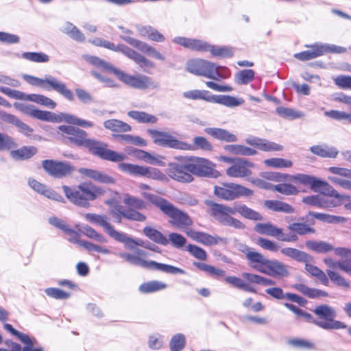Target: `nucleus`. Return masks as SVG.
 Returning <instances> with one entry per match:
<instances>
[{"mask_svg": "<svg viewBox=\"0 0 351 351\" xmlns=\"http://www.w3.org/2000/svg\"><path fill=\"white\" fill-rule=\"evenodd\" d=\"M81 232L87 237L92 239L101 243H106L107 239L101 234L88 226H83L80 230Z\"/></svg>", "mask_w": 351, "mask_h": 351, "instance_id": "de8ad7c7", "label": "nucleus"}, {"mask_svg": "<svg viewBox=\"0 0 351 351\" xmlns=\"http://www.w3.org/2000/svg\"><path fill=\"white\" fill-rule=\"evenodd\" d=\"M78 171L86 178L104 184H113L115 182L112 177L95 169L80 168Z\"/></svg>", "mask_w": 351, "mask_h": 351, "instance_id": "c756f323", "label": "nucleus"}, {"mask_svg": "<svg viewBox=\"0 0 351 351\" xmlns=\"http://www.w3.org/2000/svg\"><path fill=\"white\" fill-rule=\"evenodd\" d=\"M125 55L138 64L139 68L145 73H150V70L155 67L153 62L150 61L145 56L137 53L131 48L125 49Z\"/></svg>", "mask_w": 351, "mask_h": 351, "instance_id": "c85d7f7f", "label": "nucleus"}, {"mask_svg": "<svg viewBox=\"0 0 351 351\" xmlns=\"http://www.w3.org/2000/svg\"><path fill=\"white\" fill-rule=\"evenodd\" d=\"M86 60L90 64L106 69L114 73L125 85L138 90L158 89L159 84L152 77L142 74L130 75L101 60L98 57L88 56Z\"/></svg>", "mask_w": 351, "mask_h": 351, "instance_id": "f257e3e1", "label": "nucleus"}, {"mask_svg": "<svg viewBox=\"0 0 351 351\" xmlns=\"http://www.w3.org/2000/svg\"><path fill=\"white\" fill-rule=\"evenodd\" d=\"M214 194L219 199L232 201L241 196H251L253 191L238 184L224 182L214 187Z\"/></svg>", "mask_w": 351, "mask_h": 351, "instance_id": "4468645a", "label": "nucleus"}, {"mask_svg": "<svg viewBox=\"0 0 351 351\" xmlns=\"http://www.w3.org/2000/svg\"><path fill=\"white\" fill-rule=\"evenodd\" d=\"M221 68L215 63L203 59H193L186 63V70L189 73L216 81L226 77L220 72Z\"/></svg>", "mask_w": 351, "mask_h": 351, "instance_id": "1a4fd4ad", "label": "nucleus"}, {"mask_svg": "<svg viewBox=\"0 0 351 351\" xmlns=\"http://www.w3.org/2000/svg\"><path fill=\"white\" fill-rule=\"evenodd\" d=\"M245 256L249 265L256 271L275 278H283L289 275L287 266L277 260H269L262 254L247 248Z\"/></svg>", "mask_w": 351, "mask_h": 351, "instance_id": "7ed1b4c3", "label": "nucleus"}, {"mask_svg": "<svg viewBox=\"0 0 351 351\" xmlns=\"http://www.w3.org/2000/svg\"><path fill=\"white\" fill-rule=\"evenodd\" d=\"M67 199L76 206L88 208L90 202L96 199L104 193V191L90 183H82L74 187L62 186Z\"/></svg>", "mask_w": 351, "mask_h": 351, "instance_id": "39448f33", "label": "nucleus"}, {"mask_svg": "<svg viewBox=\"0 0 351 351\" xmlns=\"http://www.w3.org/2000/svg\"><path fill=\"white\" fill-rule=\"evenodd\" d=\"M313 311L319 318L324 319V321H319L315 319L313 324L324 330H339L347 328L345 323L335 319L337 312L334 308L328 304L317 306Z\"/></svg>", "mask_w": 351, "mask_h": 351, "instance_id": "9d476101", "label": "nucleus"}, {"mask_svg": "<svg viewBox=\"0 0 351 351\" xmlns=\"http://www.w3.org/2000/svg\"><path fill=\"white\" fill-rule=\"evenodd\" d=\"M59 130L63 134H66V143L73 144L76 146H87L90 139L87 138V133L79 128L71 125H60Z\"/></svg>", "mask_w": 351, "mask_h": 351, "instance_id": "412c9836", "label": "nucleus"}, {"mask_svg": "<svg viewBox=\"0 0 351 351\" xmlns=\"http://www.w3.org/2000/svg\"><path fill=\"white\" fill-rule=\"evenodd\" d=\"M237 212L243 217L247 219L254 221H262L263 219V217L259 213L252 210L245 204H239Z\"/></svg>", "mask_w": 351, "mask_h": 351, "instance_id": "c03bdc74", "label": "nucleus"}, {"mask_svg": "<svg viewBox=\"0 0 351 351\" xmlns=\"http://www.w3.org/2000/svg\"><path fill=\"white\" fill-rule=\"evenodd\" d=\"M189 165V171L191 175L200 177H210L217 178L220 176V173L216 170L215 164L209 160L200 157H186Z\"/></svg>", "mask_w": 351, "mask_h": 351, "instance_id": "f8f14e48", "label": "nucleus"}, {"mask_svg": "<svg viewBox=\"0 0 351 351\" xmlns=\"http://www.w3.org/2000/svg\"><path fill=\"white\" fill-rule=\"evenodd\" d=\"M43 89L47 90H53L69 101H73L74 100V95L73 92L70 89L67 88L64 82L58 80L56 77L52 75H46L45 76Z\"/></svg>", "mask_w": 351, "mask_h": 351, "instance_id": "b1692460", "label": "nucleus"}, {"mask_svg": "<svg viewBox=\"0 0 351 351\" xmlns=\"http://www.w3.org/2000/svg\"><path fill=\"white\" fill-rule=\"evenodd\" d=\"M310 149L312 153L321 157L335 158L338 154L337 149L332 147L315 145Z\"/></svg>", "mask_w": 351, "mask_h": 351, "instance_id": "37998d69", "label": "nucleus"}, {"mask_svg": "<svg viewBox=\"0 0 351 351\" xmlns=\"http://www.w3.org/2000/svg\"><path fill=\"white\" fill-rule=\"evenodd\" d=\"M254 230L261 234L276 237L279 241L284 242H295L298 239L295 234H286L283 233L282 229L278 228L269 222L256 224Z\"/></svg>", "mask_w": 351, "mask_h": 351, "instance_id": "6ab92c4d", "label": "nucleus"}, {"mask_svg": "<svg viewBox=\"0 0 351 351\" xmlns=\"http://www.w3.org/2000/svg\"><path fill=\"white\" fill-rule=\"evenodd\" d=\"M104 127L113 132H125L131 130V126L118 119H109L104 123Z\"/></svg>", "mask_w": 351, "mask_h": 351, "instance_id": "ea45409f", "label": "nucleus"}, {"mask_svg": "<svg viewBox=\"0 0 351 351\" xmlns=\"http://www.w3.org/2000/svg\"><path fill=\"white\" fill-rule=\"evenodd\" d=\"M14 106L21 112L42 121H50L53 114L50 112L36 109L32 105L23 103H14Z\"/></svg>", "mask_w": 351, "mask_h": 351, "instance_id": "bb28decb", "label": "nucleus"}, {"mask_svg": "<svg viewBox=\"0 0 351 351\" xmlns=\"http://www.w3.org/2000/svg\"><path fill=\"white\" fill-rule=\"evenodd\" d=\"M193 141V144L191 145L193 147L192 150L202 149L205 152H211L213 150L211 143L204 137L195 136Z\"/></svg>", "mask_w": 351, "mask_h": 351, "instance_id": "5fc2aeb1", "label": "nucleus"}, {"mask_svg": "<svg viewBox=\"0 0 351 351\" xmlns=\"http://www.w3.org/2000/svg\"><path fill=\"white\" fill-rule=\"evenodd\" d=\"M187 235L194 241L201 243L204 245H212L218 243V239L207 233L189 230L186 232Z\"/></svg>", "mask_w": 351, "mask_h": 351, "instance_id": "c9c22d12", "label": "nucleus"}, {"mask_svg": "<svg viewBox=\"0 0 351 351\" xmlns=\"http://www.w3.org/2000/svg\"><path fill=\"white\" fill-rule=\"evenodd\" d=\"M264 163L271 167L274 168H289L293 165V162L287 159L280 158H273L265 160Z\"/></svg>", "mask_w": 351, "mask_h": 351, "instance_id": "4d7b16f0", "label": "nucleus"}, {"mask_svg": "<svg viewBox=\"0 0 351 351\" xmlns=\"http://www.w3.org/2000/svg\"><path fill=\"white\" fill-rule=\"evenodd\" d=\"M22 58L34 62H47L49 57L43 52H24Z\"/></svg>", "mask_w": 351, "mask_h": 351, "instance_id": "13d9d810", "label": "nucleus"}, {"mask_svg": "<svg viewBox=\"0 0 351 351\" xmlns=\"http://www.w3.org/2000/svg\"><path fill=\"white\" fill-rule=\"evenodd\" d=\"M16 147L17 143L12 137L0 132V151H7Z\"/></svg>", "mask_w": 351, "mask_h": 351, "instance_id": "bf43d9fd", "label": "nucleus"}, {"mask_svg": "<svg viewBox=\"0 0 351 351\" xmlns=\"http://www.w3.org/2000/svg\"><path fill=\"white\" fill-rule=\"evenodd\" d=\"M123 203L128 206L130 208L134 209H143L145 208L146 205L144 201L135 197L126 195L123 199Z\"/></svg>", "mask_w": 351, "mask_h": 351, "instance_id": "e2e57ef3", "label": "nucleus"}, {"mask_svg": "<svg viewBox=\"0 0 351 351\" xmlns=\"http://www.w3.org/2000/svg\"><path fill=\"white\" fill-rule=\"evenodd\" d=\"M327 274L330 279L335 282L337 286L344 288H349V282L337 272L331 270H327Z\"/></svg>", "mask_w": 351, "mask_h": 351, "instance_id": "774afa93", "label": "nucleus"}, {"mask_svg": "<svg viewBox=\"0 0 351 351\" xmlns=\"http://www.w3.org/2000/svg\"><path fill=\"white\" fill-rule=\"evenodd\" d=\"M289 180L304 185H310L311 189L315 190L318 179L312 176L299 173L295 176H290V179Z\"/></svg>", "mask_w": 351, "mask_h": 351, "instance_id": "49530a36", "label": "nucleus"}, {"mask_svg": "<svg viewBox=\"0 0 351 351\" xmlns=\"http://www.w3.org/2000/svg\"><path fill=\"white\" fill-rule=\"evenodd\" d=\"M27 100L36 102L38 104L45 106L51 109H53L56 106V103L55 101H53L51 99L43 95H29Z\"/></svg>", "mask_w": 351, "mask_h": 351, "instance_id": "3c124183", "label": "nucleus"}, {"mask_svg": "<svg viewBox=\"0 0 351 351\" xmlns=\"http://www.w3.org/2000/svg\"><path fill=\"white\" fill-rule=\"evenodd\" d=\"M121 38L129 45L137 48L142 52L145 53L156 59L162 61L165 60V56L148 44L130 36H121Z\"/></svg>", "mask_w": 351, "mask_h": 351, "instance_id": "a878e982", "label": "nucleus"}, {"mask_svg": "<svg viewBox=\"0 0 351 351\" xmlns=\"http://www.w3.org/2000/svg\"><path fill=\"white\" fill-rule=\"evenodd\" d=\"M173 41L179 45L190 49L210 51L213 56L226 58L232 56V49L228 47H215L199 40L178 36L174 38Z\"/></svg>", "mask_w": 351, "mask_h": 351, "instance_id": "6e6552de", "label": "nucleus"}, {"mask_svg": "<svg viewBox=\"0 0 351 351\" xmlns=\"http://www.w3.org/2000/svg\"><path fill=\"white\" fill-rule=\"evenodd\" d=\"M147 256L145 251L141 249H136L134 254L128 252H121L119 256L130 264L141 267L144 269L151 270H158L167 274H185L186 271L182 269L173 265L157 263L154 261H146L144 258Z\"/></svg>", "mask_w": 351, "mask_h": 351, "instance_id": "423d86ee", "label": "nucleus"}, {"mask_svg": "<svg viewBox=\"0 0 351 351\" xmlns=\"http://www.w3.org/2000/svg\"><path fill=\"white\" fill-rule=\"evenodd\" d=\"M293 288L309 298H324L328 295V293L325 291L310 288L302 283L293 285Z\"/></svg>", "mask_w": 351, "mask_h": 351, "instance_id": "72a5a7b5", "label": "nucleus"}, {"mask_svg": "<svg viewBox=\"0 0 351 351\" xmlns=\"http://www.w3.org/2000/svg\"><path fill=\"white\" fill-rule=\"evenodd\" d=\"M61 119L62 121L68 123L74 124L82 127L91 128L93 125L92 122L80 119L76 116L70 114H61Z\"/></svg>", "mask_w": 351, "mask_h": 351, "instance_id": "8fccbe9b", "label": "nucleus"}, {"mask_svg": "<svg viewBox=\"0 0 351 351\" xmlns=\"http://www.w3.org/2000/svg\"><path fill=\"white\" fill-rule=\"evenodd\" d=\"M123 218L136 221H144L147 219L145 215L134 208L126 209L123 213Z\"/></svg>", "mask_w": 351, "mask_h": 351, "instance_id": "0e129e2a", "label": "nucleus"}, {"mask_svg": "<svg viewBox=\"0 0 351 351\" xmlns=\"http://www.w3.org/2000/svg\"><path fill=\"white\" fill-rule=\"evenodd\" d=\"M186 345V339L183 334L178 333L173 335L169 342L171 351H181Z\"/></svg>", "mask_w": 351, "mask_h": 351, "instance_id": "603ef678", "label": "nucleus"}, {"mask_svg": "<svg viewBox=\"0 0 351 351\" xmlns=\"http://www.w3.org/2000/svg\"><path fill=\"white\" fill-rule=\"evenodd\" d=\"M28 184L34 191L48 197L49 199H54L56 201H61L62 199L61 195L48 189L45 185L40 183L34 179L29 178Z\"/></svg>", "mask_w": 351, "mask_h": 351, "instance_id": "7c9ffc66", "label": "nucleus"}, {"mask_svg": "<svg viewBox=\"0 0 351 351\" xmlns=\"http://www.w3.org/2000/svg\"><path fill=\"white\" fill-rule=\"evenodd\" d=\"M280 252L283 255L300 262H306L308 258L306 253L293 247H284Z\"/></svg>", "mask_w": 351, "mask_h": 351, "instance_id": "a18cd8bd", "label": "nucleus"}, {"mask_svg": "<svg viewBox=\"0 0 351 351\" xmlns=\"http://www.w3.org/2000/svg\"><path fill=\"white\" fill-rule=\"evenodd\" d=\"M274 189V191L286 195H295L298 193L296 187L290 184H279L275 185Z\"/></svg>", "mask_w": 351, "mask_h": 351, "instance_id": "338daca9", "label": "nucleus"}, {"mask_svg": "<svg viewBox=\"0 0 351 351\" xmlns=\"http://www.w3.org/2000/svg\"><path fill=\"white\" fill-rule=\"evenodd\" d=\"M85 219L90 223L101 226L104 232L112 239L124 244L127 249L132 250L135 245L144 246L154 252H159L158 247L152 245H144L141 240L135 241L123 232L117 231L108 221V217L95 213H86Z\"/></svg>", "mask_w": 351, "mask_h": 351, "instance_id": "f03ea898", "label": "nucleus"}, {"mask_svg": "<svg viewBox=\"0 0 351 351\" xmlns=\"http://www.w3.org/2000/svg\"><path fill=\"white\" fill-rule=\"evenodd\" d=\"M288 230L300 235L314 233L315 230L303 223H293L288 226Z\"/></svg>", "mask_w": 351, "mask_h": 351, "instance_id": "6e6d98bb", "label": "nucleus"}, {"mask_svg": "<svg viewBox=\"0 0 351 351\" xmlns=\"http://www.w3.org/2000/svg\"><path fill=\"white\" fill-rule=\"evenodd\" d=\"M86 147L93 154L106 160L119 162L127 159L126 154L108 149L107 144L102 142L90 139Z\"/></svg>", "mask_w": 351, "mask_h": 351, "instance_id": "2eb2a0df", "label": "nucleus"}, {"mask_svg": "<svg viewBox=\"0 0 351 351\" xmlns=\"http://www.w3.org/2000/svg\"><path fill=\"white\" fill-rule=\"evenodd\" d=\"M118 168L120 171L134 176H143L159 181H167V177L159 169L150 167L140 166L138 165L119 162Z\"/></svg>", "mask_w": 351, "mask_h": 351, "instance_id": "ddd939ff", "label": "nucleus"}, {"mask_svg": "<svg viewBox=\"0 0 351 351\" xmlns=\"http://www.w3.org/2000/svg\"><path fill=\"white\" fill-rule=\"evenodd\" d=\"M254 164L247 159L239 158L233 165L226 170V174L233 178H243L252 175Z\"/></svg>", "mask_w": 351, "mask_h": 351, "instance_id": "5701e85b", "label": "nucleus"}, {"mask_svg": "<svg viewBox=\"0 0 351 351\" xmlns=\"http://www.w3.org/2000/svg\"><path fill=\"white\" fill-rule=\"evenodd\" d=\"M276 112L280 116L286 119H293L300 118L303 116V114L301 112L282 106L278 107L276 108Z\"/></svg>", "mask_w": 351, "mask_h": 351, "instance_id": "680f3d73", "label": "nucleus"}, {"mask_svg": "<svg viewBox=\"0 0 351 351\" xmlns=\"http://www.w3.org/2000/svg\"><path fill=\"white\" fill-rule=\"evenodd\" d=\"M306 47H310L311 49L295 53L294 57L301 61H306L321 56L326 53H341L346 51L343 47L327 44L316 43Z\"/></svg>", "mask_w": 351, "mask_h": 351, "instance_id": "dca6fc26", "label": "nucleus"}, {"mask_svg": "<svg viewBox=\"0 0 351 351\" xmlns=\"http://www.w3.org/2000/svg\"><path fill=\"white\" fill-rule=\"evenodd\" d=\"M205 203L208 206V213L217 221L220 220L221 217L230 216V214L235 215L238 213L237 209L239 208V204H235L233 206L230 207L217 204L210 200L206 201Z\"/></svg>", "mask_w": 351, "mask_h": 351, "instance_id": "393cba45", "label": "nucleus"}, {"mask_svg": "<svg viewBox=\"0 0 351 351\" xmlns=\"http://www.w3.org/2000/svg\"><path fill=\"white\" fill-rule=\"evenodd\" d=\"M245 141L248 145L257 147L258 149L263 152L281 151L282 149V145L267 139L258 137H249L247 138Z\"/></svg>", "mask_w": 351, "mask_h": 351, "instance_id": "cd10ccee", "label": "nucleus"}, {"mask_svg": "<svg viewBox=\"0 0 351 351\" xmlns=\"http://www.w3.org/2000/svg\"><path fill=\"white\" fill-rule=\"evenodd\" d=\"M136 28L141 36L147 38L151 40L156 42H162L165 40L164 36L151 26L137 25Z\"/></svg>", "mask_w": 351, "mask_h": 351, "instance_id": "e433bc0d", "label": "nucleus"}, {"mask_svg": "<svg viewBox=\"0 0 351 351\" xmlns=\"http://www.w3.org/2000/svg\"><path fill=\"white\" fill-rule=\"evenodd\" d=\"M314 191H321L324 194L330 197H340L339 193L332 186H330L328 182L319 179L317 180L315 189Z\"/></svg>", "mask_w": 351, "mask_h": 351, "instance_id": "09e8293b", "label": "nucleus"}, {"mask_svg": "<svg viewBox=\"0 0 351 351\" xmlns=\"http://www.w3.org/2000/svg\"><path fill=\"white\" fill-rule=\"evenodd\" d=\"M147 133L154 138V142L158 145L182 150L193 149L191 144L177 140L168 133L156 130H148Z\"/></svg>", "mask_w": 351, "mask_h": 351, "instance_id": "a211bd4d", "label": "nucleus"}, {"mask_svg": "<svg viewBox=\"0 0 351 351\" xmlns=\"http://www.w3.org/2000/svg\"><path fill=\"white\" fill-rule=\"evenodd\" d=\"M142 195L171 218L169 222L172 226L178 228H184L192 225L193 221L189 216L167 199L149 193H143Z\"/></svg>", "mask_w": 351, "mask_h": 351, "instance_id": "20e7f679", "label": "nucleus"}, {"mask_svg": "<svg viewBox=\"0 0 351 351\" xmlns=\"http://www.w3.org/2000/svg\"><path fill=\"white\" fill-rule=\"evenodd\" d=\"M38 152L34 146H23L20 149L13 150L10 152L12 158L19 160H25L31 158Z\"/></svg>", "mask_w": 351, "mask_h": 351, "instance_id": "f704fd0d", "label": "nucleus"}, {"mask_svg": "<svg viewBox=\"0 0 351 351\" xmlns=\"http://www.w3.org/2000/svg\"><path fill=\"white\" fill-rule=\"evenodd\" d=\"M184 97L193 100L202 99L210 103L219 104L227 107H235L241 105L243 100L238 99L230 95H211L206 90H191L183 93Z\"/></svg>", "mask_w": 351, "mask_h": 351, "instance_id": "9b49d317", "label": "nucleus"}, {"mask_svg": "<svg viewBox=\"0 0 351 351\" xmlns=\"http://www.w3.org/2000/svg\"><path fill=\"white\" fill-rule=\"evenodd\" d=\"M241 276L244 280L237 276H227L225 277L224 280L239 289L250 293H256V289L253 284L263 286L274 285L276 284L275 281L271 279L252 273L243 272Z\"/></svg>", "mask_w": 351, "mask_h": 351, "instance_id": "0eeeda50", "label": "nucleus"}, {"mask_svg": "<svg viewBox=\"0 0 351 351\" xmlns=\"http://www.w3.org/2000/svg\"><path fill=\"white\" fill-rule=\"evenodd\" d=\"M306 247L317 253H327L333 250V246L326 241H308Z\"/></svg>", "mask_w": 351, "mask_h": 351, "instance_id": "79ce46f5", "label": "nucleus"}, {"mask_svg": "<svg viewBox=\"0 0 351 351\" xmlns=\"http://www.w3.org/2000/svg\"><path fill=\"white\" fill-rule=\"evenodd\" d=\"M204 131L206 134L219 141L228 143H233L237 141L236 135L224 129L208 128H206Z\"/></svg>", "mask_w": 351, "mask_h": 351, "instance_id": "2f4dec72", "label": "nucleus"}, {"mask_svg": "<svg viewBox=\"0 0 351 351\" xmlns=\"http://www.w3.org/2000/svg\"><path fill=\"white\" fill-rule=\"evenodd\" d=\"M315 218L328 223H343L346 221V219L343 217L341 216H335L323 213H310Z\"/></svg>", "mask_w": 351, "mask_h": 351, "instance_id": "052dcab7", "label": "nucleus"}, {"mask_svg": "<svg viewBox=\"0 0 351 351\" xmlns=\"http://www.w3.org/2000/svg\"><path fill=\"white\" fill-rule=\"evenodd\" d=\"M143 233L149 239L158 244L166 245L169 243L168 239L160 232L149 226L144 228Z\"/></svg>", "mask_w": 351, "mask_h": 351, "instance_id": "58836bf2", "label": "nucleus"}, {"mask_svg": "<svg viewBox=\"0 0 351 351\" xmlns=\"http://www.w3.org/2000/svg\"><path fill=\"white\" fill-rule=\"evenodd\" d=\"M167 287V285L158 280L149 281L140 285L138 289L143 293H149L160 290Z\"/></svg>", "mask_w": 351, "mask_h": 351, "instance_id": "a19ab883", "label": "nucleus"}, {"mask_svg": "<svg viewBox=\"0 0 351 351\" xmlns=\"http://www.w3.org/2000/svg\"><path fill=\"white\" fill-rule=\"evenodd\" d=\"M328 171L332 175L328 179L332 184L339 186L344 189L351 190V169L343 167H330Z\"/></svg>", "mask_w": 351, "mask_h": 351, "instance_id": "4be33fe9", "label": "nucleus"}, {"mask_svg": "<svg viewBox=\"0 0 351 351\" xmlns=\"http://www.w3.org/2000/svg\"><path fill=\"white\" fill-rule=\"evenodd\" d=\"M1 118L3 121L17 127L19 131L25 136H29L33 132L32 128L14 115L3 112L1 114Z\"/></svg>", "mask_w": 351, "mask_h": 351, "instance_id": "473e14b6", "label": "nucleus"}, {"mask_svg": "<svg viewBox=\"0 0 351 351\" xmlns=\"http://www.w3.org/2000/svg\"><path fill=\"white\" fill-rule=\"evenodd\" d=\"M187 158H183L181 162H170L168 165L167 173L171 179L181 183H190L193 181V176L189 171Z\"/></svg>", "mask_w": 351, "mask_h": 351, "instance_id": "f3484780", "label": "nucleus"}, {"mask_svg": "<svg viewBox=\"0 0 351 351\" xmlns=\"http://www.w3.org/2000/svg\"><path fill=\"white\" fill-rule=\"evenodd\" d=\"M128 115L142 123H155L158 121L157 117L143 111L131 110L128 112Z\"/></svg>", "mask_w": 351, "mask_h": 351, "instance_id": "4c0bfd02", "label": "nucleus"}, {"mask_svg": "<svg viewBox=\"0 0 351 351\" xmlns=\"http://www.w3.org/2000/svg\"><path fill=\"white\" fill-rule=\"evenodd\" d=\"M254 78V71L252 69H245L235 75L236 82L239 84H247Z\"/></svg>", "mask_w": 351, "mask_h": 351, "instance_id": "864d4df0", "label": "nucleus"}, {"mask_svg": "<svg viewBox=\"0 0 351 351\" xmlns=\"http://www.w3.org/2000/svg\"><path fill=\"white\" fill-rule=\"evenodd\" d=\"M218 221L223 225L228 226L236 229H243L245 228V225L240 220L231 216L221 217L220 220Z\"/></svg>", "mask_w": 351, "mask_h": 351, "instance_id": "69168bd1", "label": "nucleus"}, {"mask_svg": "<svg viewBox=\"0 0 351 351\" xmlns=\"http://www.w3.org/2000/svg\"><path fill=\"white\" fill-rule=\"evenodd\" d=\"M42 166L49 175L56 178L66 177L73 171V167L66 162L45 160Z\"/></svg>", "mask_w": 351, "mask_h": 351, "instance_id": "aec40b11", "label": "nucleus"}]
</instances>
